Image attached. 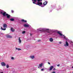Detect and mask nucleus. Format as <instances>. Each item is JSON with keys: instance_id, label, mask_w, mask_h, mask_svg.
<instances>
[{"instance_id": "obj_1", "label": "nucleus", "mask_w": 73, "mask_h": 73, "mask_svg": "<svg viewBox=\"0 0 73 73\" xmlns=\"http://www.w3.org/2000/svg\"><path fill=\"white\" fill-rule=\"evenodd\" d=\"M0 13H1V14H2L3 16H7V19H9L10 17H11V15H10L7 13L6 12L4 11L0 10Z\"/></svg>"}, {"instance_id": "obj_2", "label": "nucleus", "mask_w": 73, "mask_h": 73, "mask_svg": "<svg viewBox=\"0 0 73 73\" xmlns=\"http://www.w3.org/2000/svg\"><path fill=\"white\" fill-rule=\"evenodd\" d=\"M49 29H37V31H38V32H44V31H49Z\"/></svg>"}, {"instance_id": "obj_3", "label": "nucleus", "mask_w": 73, "mask_h": 73, "mask_svg": "<svg viewBox=\"0 0 73 73\" xmlns=\"http://www.w3.org/2000/svg\"><path fill=\"white\" fill-rule=\"evenodd\" d=\"M64 46H69V43H68L67 41L66 42V44H64Z\"/></svg>"}, {"instance_id": "obj_4", "label": "nucleus", "mask_w": 73, "mask_h": 73, "mask_svg": "<svg viewBox=\"0 0 73 73\" xmlns=\"http://www.w3.org/2000/svg\"><path fill=\"white\" fill-rule=\"evenodd\" d=\"M57 33H58V34L60 35V36H62V35H63V34H62L60 33V31H57Z\"/></svg>"}, {"instance_id": "obj_5", "label": "nucleus", "mask_w": 73, "mask_h": 73, "mask_svg": "<svg viewBox=\"0 0 73 73\" xmlns=\"http://www.w3.org/2000/svg\"><path fill=\"white\" fill-rule=\"evenodd\" d=\"M42 2L40 3L38 2L37 4H36V5H39V6H41V5H42Z\"/></svg>"}, {"instance_id": "obj_6", "label": "nucleus", "mask_w": 73, "mask_h": 73, "mask_svg": "<svg viewBox=\"0 0 73 73\" xmlns=\"http://www.w3.org/2000/svg\"><path fill=\"white\" fill-rule=\"evenodd\" d=\"M23 26L24 27H29V25H27L26 24L24 25Z\"/></svg>"}, {"instance_id": "obj_7", "label": "nucleus", "mask_w": 73, "mask_h": 73, "mask_svg": "<svg viewBox=\"0 0 73 73\" xmlns=\"http://www.w3.org/2000/svg\"><path fill=\"white\" fill-rule=\"evenodd\" d=\"M46 4H47V3L46 2V1L43 3V5H44V6H41V7H44V6L46 5Z\"/></svg>"}, {"instance_id": "obj_8", "label": "nucleus", "mask_w": 73, "mask_h": 73, "mask_svg": "<svg viewBox=\"0 0 73 73\" xmlns=\"http://www.w3.org/2000/svg\"><path fill=\"white\" fill-rule=\"evenodd\" d=\"M1 64L3 66H5L6 64L4 62H2L1 63Z\"/></svg>"}, {"instance_id": "obj_9", "label": "nucleus", "mask_w": 73, "mask_h": 73, "mask_svg": "<svg viewBox=\"0 0 73 73\" xmlns=\"http://www.w3.org/2000/svg\"><path fill=\"white\" fill-rule=\"evenodd\" d=\"M43 65V63H41L40 64H39V66H38V68H40V67H41L42 66V65Z\"/></svg>"}, {"instance_id": "obj_10", "label": "nucleus", "mask_w": 73, "mask_h": 73, "mask_svg": "<svg viewBox=\"0 0 73 73\" xmlns=\"http://www.w3.org/2000/svg\"><path fill=\"white\" fill-rule=\"evenodd\" d=\"M3 28H7V25L5 24L3 25Z\"/></svg>"}, {"instance_id": "obj_11", "label": "nucleus", "mask_w": 73, "mask_h": 73, "mask_svg": "<svg viewBox=\"0 0 73 73\" xmlns=\"http://www.w3.org/2000/svg\"><path fill=\"white\" fill-rule=\"evenodd\" d=\"M30 57L31 58V59H33L35 58V56H30Z\"/></svg>"}, {"instance_id": "obj_12", "label": "nucleus", "mask_w": 73, "mask_h": 73, "mask_svg": "<svg viewBox=\"0 0 73 73\" xmlns=\"http://www.w3.org/2000/svg\"><path fill=\"white\" fill-rule=\"evenodd\" d=\"M11 32H15V29H13V28H11Z\"/></svg>"}, {"instance_id": "obj_13", "label": "nucleus", "mask_w": 73, "mask_h": 73, "mask_svg": "<svg viewBox=\"0 0 73 73\" xmlns=\"http://www.w3.org/2000/svg\"><path fill=\"white\" fill-rule=\"evenodd\" d=\"M49 40L50 42H53V39L52 38H50L49 39Z\"/></svg>"}, {"instance_id": "obj_14", "label": "nucleus", "mask_w": 73, "mask_h": 73, "mask_svg": "<svg viewBox=\"0 0 73 73\" xmlns=\"http://www.w3.org/2000/svg\"><path fill=\"white\" fill-rule=\"evenodd\" d=\"M53 68V66H52L50 67L49 69V70H52V69Z\"/></svg>"}, {"instance_id": "obj_15", "label": "nucleus", "mask_w": 73, "mask_h": 73, "mask_svg": "<svg viewBox=\"0 0 73 73\" xmlns=\"http://www.w3.org/2000/svg\"><path fill=\"white\" fill-rule=\"evenodd\" d=\"M21 21H22V22H25V23H27V20H25L24 19H22Z\"/></svg>"}, {"instance_id": "obj_16", "label": "nucleus", "mask_w": 73, "mask_h": 73, "mask_svg": "<svg viewBox=\"0 0 73 73\" xmlns=\"http://www.w3.org/2000/svg\"><path fill=\"white\" fill-rule=\"evenodd\" d=\"M7 38H12V36H10V35H7Z\"/></svg>"}, {"instance_id": "obj_17", "label": "nucleus", "mask_w": 73, "mask_h": 73, "mask_svg": "<svg viewBox=\"0 0 73 73\" xmlns=\"http://www.w3.org/2000/svg\"><path fill=\"white\" fill-rule=\"evenodd\" d=\"M19 43H21V40L20 39V37L19 38Z\"/></svg>"}, {"instance_id": "obj_18", "label": "nucleus", "mask_w": 73, "mask_h": 73, "mask_svg": "<svg viewBox=\"0 0 73 73\" xmlns=\"http://www.w3.org/2000/svg\"><path fill=\"white\" fill-rule=\"evenodd\" d=\"M15 49H16V50H21V49L20 48H15Z\"/></svg>"}, {"instance_id": "obj_19", "label": "nucleus", "mask_w": 73, "mask_h": 73, "mask_svg": "<svg viewBox=\"0 0 73 73\" xmlns=\"http://www.w3.org/2000/svg\"><path fill=\"white\" fill-rule=\"evenodd\" d=\"M10 20L11 21H13L15 20V19L13 18H12L10 19Z\"/></svg>"}, {"instance_id": "obj_20", "label": "nucleus", "mask_w": 73, "mask_h": 73, "mask_svg": "<svg viewBox=\"0 0 73 73\" xmlns=\"http://www.w3.org/2000/svg\"><path fill=\"white\" fill-rule=\"evenodd\" d=\"M1 29H2V30H3V31H5V30H6V28L3 29L2 28V27H1Z\"/></svg>"}, {"instance_id": "obj_21", "label": "nucleus", "mask_w": 73, "mask_h": 73, "mask_svg": "<svg viewBox=\"0 0 73 73\" xmlns=\"http://www.w3.org/2000/svg\"><path fill=\"white\" fill-rule=\"evenodd\" d=\"M63 36L64 37V39H66V40H67V38H66V36H65L64 35H63Z\"/></svg>"}, {"instance_id": "obj_22", "label": "nucleus", "mask_w": 73, "mask_h": 73, "mask_svg": "<svg viewBox=\"0 0 73 73\" xmlns=\"http://www.w3.org/2000/svg\"><path fill=\"white\" fill-rule=\"evenodd\" d=\"M9 65H8V64H7L6 65V68H9Z\"/></svg>"}, {"instance_id": "obj_23", "label": "nucleus", "mask_w": 73, "mask_h": 73, "mask_svg": "<svg viewBox=\"0 0 73 73\" xmlns=\"http://www.w3.org/2000/svg\"><path fill=\"white\" fill-rule=\"evenodd\" d=\"M22 33H23V34H24L25 33V31H23L22 32Z\"/></svg>"}, {"instance_id": "obj_24", "label": "nucleus", "mask_w": 73, "mask_h": 73, "mask_svg": "<svg viewBox=\"0 0 73 73\" xmlns=\"http://www.w3.org/2000/svg\"><path fill=\"white\" fill-rule=\"evenodd\" d=\"M11 59H12V60H14L15 58L13 57H12L11 58Z\"/></svg>"}, {"instance_id": "obj_25", "label": "nucleus", "mask_w": 73, "mask_h": 73, "mask_svg": "<svg viewBox=\"0 0 73 73\" xmlns=\"http://www.w3.org/2000/svg\"><path fill=\"white\" fill-rule=\"evenodd\" d=\"M32 1H34V2H36L37 0H32Z\"/></svg>"}, {"instance_id": "obj_26", "label": "nucleus", "mask_w": 73, "mask_h": 73, "mask_svg": "<svg viewBox=\"0 0 73 73\" xmlns=\"http://www.w3.org/2000/svg\"><path fill=\"white\" fill-rule=\"evenodd\" d=\"M41 71H43V70H44V68L42 69H41Z\"/></svg>"}, {"instance_id": "obj_27", "label": "nucleus", "mask_w": 73, "mask_h": 73, "mask_svg": "<svg viewBox=\"0 0 73 73\" xmlns=\"http://www.w3.org/2000/svg\"><path fill=\"white\" fill-rule=\"evenodd\" d=\"M52 73H56V72L55 71L52 72Z\"/></svg>"}, {"instance_id": "obj_28", "label": "nucleus", "mask_w": 73, "mask_h": 73, "mask_svg": "<svg viewBox=\"0 0 73 73\" xmlns=\"http://www.w3.org/2000/svg\"><path fill=\"white\" fill-rule=\"evenodd\" d=\"M11 12H12V13H13V12H14V11H13L12 10L11 11Z\"/></svg>"}, {"instance_id": "obj_29", "label": "nucleus", "mask_w": 73, "mask_h": 73, "mask_svg": "<svg viewBox=\"0 0 73 73\" xmlns=\"http://www.w3.org/2000/svg\"><path fill=\"white\" fill-rule=\"evenodd\" d=\"M48 64H49V65H50V63L49 62H48Z\"/></svg>"}, {"instance_id": "obj_30", "label": "nucleus", "mask_w": 73, "mask_h": 73, "mask_svg": "<svg viewBox=\"0 0 73 73\" xmlns=\"http://www.w3.org/2000/svg\"><path fill=\"white\" fill-rule=\"evenodd\" d=\"M37 1L38 2H39L40 1H41V0H38Z\"/></svg>"}, {"instance_id": "obj_31", "label": "nucleus", "mask_w": 73, "mask_h": 73, "mask_svg": "<svg viewBox=\"0 0 73 73\" xmlns=\"http://www.w3.org/2000/svg\"><path fill=\"white\" fill-rule=\"evenodd\" d=\"M59 44H61V42H59Z\"/></svg>"}, {"instance_id": "obj_32", "label": "nucleus", "mask_w": 73, "mask_h": 73, "mask_svg": "<svg viewBox=\"0 0 73 73\" xmlns=\"http://www.w3.org/2000/svg\"><path fill=\"white\" fill-rule=\"evenodd\" d=\"M53 70H56V68H54L53 69Z\"/></svg>"}, {"instance_id": "obj_33", "label": "nucleus", "mask_w": 73, "mask_h": 73, "mask_svg": "<svg viewBox=\"0 0 73 73\" xmlns=\"http://www.w3.org/2000/svg\"><path fill=\"white\" fill-rule=\"evenodd\" d=\"M41 40H38V42H39V41H40Z\"/></svg>"}, {"instance_id": "obj_34", "label": "nucleus", "mask_w": 73, "mask_h": 73, "mask_svg": "<svg viewBox=\"0 0 73 73\" xmlns=\"http://www.w3.org/2000/svg\"><path fill=\"white\" fill-rule=\"evenodd\" d=\"M33 4H36V3H35V2H33Z\"/></svg>"}, {"instance_id": "obj_35", "label": "nucleus", "mask_w": 73, "mask_h": 73, "mask_svg": "<svg viewBox=\"0 0 73 73\" xmlns=\"http://www.w3.org/2000/svg\"><path fill=\"white\" fill-rule=\"evenodd\" d=\"M57 66H60V64H58L57 65Z\"/></svg>"}, {"instance_id": "obj_36", "label": "nucleus", "mask_w": 73, "mask_h": 73, "mask_svg": "<svg viewBox=\"0 0 73 73\" xmlns=\"http://www.w3.org/2000/svg\"><path fill=\"white\" fill-rule=\"evenodd\" d=\"M30 35H31V36H32V34H30Z\"/></svg>"}, {"instance_id": "obj_37", "label": "nucleus", "mask_w": 73, "mask_h": 73, "mask_svg": "<svg viewBox=\"0 0 73 73\" xmlns=\"http://www.w3.org/2000/svg\"><path fill=\"white\" fill-rule=\"evenodd\" d=\"M48 33H50L49 31H47Z\"/></svg>"}, {"instance_id": "obj_38", "label": "nucleus", "mask_w": 73, "mask_h": 73, "mask_svg": "<svg viewBox=\"0 0 73 73\" xmlns=\"http://www.w3.org/2000/svg\"><path fill=\"white\" fill-rule=\"evenodd\" d=\"M1 73H3V72H1Z\"/></svg>"}, {"instance_id": "obj_39", "label": "nucleus", "mask_w": 73, "mask_h": 73, "mask_svg": "<svg viewBox=\"0 0 73 73\" xmlns=\"http://www.w3.org/2000/svg\"><path fill=\"white\" fill-rule=\"evenodd\" d=\"M72 68H73V66L72 67Z\"/></svg>"}, {"instance_id": "obj_40", "label": "nucleus", "mask_w": 73, "mask_h": 73, "mask_svg": "<svg viewBox=\"0 0 73 73\" xmlns=\"http://www.w3.org/2000/svg\"><path fill=\"white\" fill-rule=\"evenodd\" d=\"M41 1H42V0H40Z\"/></svg>"}, {"instance_id": "obj_41", "label": "nucleus", "mask_w": 73, "mask_h": 73, "mask_svg": "<svg viewBox=\"0 0 73 73\" xmlns=\"http://www.w3.org/2000/svg\"><path fill=\"white\" fill-rule=\"evenodd\" d=\"M2 33V34H3V33Z\"/></svg>"}, {"instance_id": "obj_42", "label": "nucleus", "mask_w": 73, "mask_h": 73, "mask_svg": "<svg viewBox=\"0 0 73 73\" xmlns=\"http://www.w3.org/2000/svg\"><path fill=\"white\" fill-rule=\"evenodd\" d=\"M61 38H62V37H61Z\"/></svg>"}]
</instances>
